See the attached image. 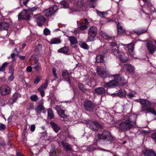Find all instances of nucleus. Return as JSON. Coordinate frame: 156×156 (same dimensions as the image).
I'll list each match as a JSON object with an SVG mask.
<instances>
[{
  "instance_id": "36",
  "label": "nucleus",
  "mask_w": 156,
  "mask_h": 156,
  "mask_svg": "<svg viewBox=\"0 0 156 156\" xmlns=\"http://www.w3.org/2000/svg\"><path fill=\"white\" fill-rule=\"evenodd\" d=\"M126 91L121 90H119L118 92L117 93V95L120 97H122L125 96L126 94Z\"/></svg>"
},
{
  "instance_id": "44",
  "label": "nucleus",
  "mask_w": 156,
  "mask_h": 156,
  "mask_svg": "<svg viewBox=\"0 0 156 156\" xmlns=\"http://www.w3.org/2000/svg\"><path fill=\"white\" fill-rule=\"evenodd\" d=\"M44 90V89L42 88H41L40 87L38 88L37 89V90L40 92L41 95L42 97H43L45 95Z\"/></svg>"
},
{
  "instance_id": "2",
  "label": "nucleus",
  "mask_w": 156,
  "mask_h": 156,
  "mask_svg": "<svg viewBox=\"0 0 156 156\" xmlns=\"http://www.w3.org/2000/svg\"><path fill=\"white\" fill-rule=\"evenodd\" d=\"M135 122L136 119L134 115L126 116L119 124V128L122 131L129 129L133 126Z\"/></svg>"
},
{
  "instance_id": "18",
  "label": "nucleus",
  "mask_w": 156,
  "mask_h": 156,
  "mask_svg": "<svg viewBox=\"0 0 156 156\" xmlns=\"http://www.w3.org/2000/svg\"><path fill=\"white\" fill-rule=\"evenodd\" d=\"M9 24L5 22H1L0 23V30H7L9 27Z\"/></svg>"
},
{
  "instance_id": "23",
  "label": "nucleus",
  "mask_w": 156,
  "mask_h": 156,
  "mask_svg": "<svg viewBox=\"0 0 156 156\" xmlns=\"http://www.w3.org/2000/svg\"><path fill=\"white\" fill-rule=\"evenodd\" d=\"M144 154L145 156H156V154L151 149L145 150Z\"/></svg>"
},
{
  "instance_id": "29",
  "label": "nucleus",
  "mask_w": 156,
  "mask_h": 156,
  "mask_svg": "<svg viewBox=\"0 0 156 156\" xmlns=\"http://www.w3.org/2000/svg\"><path fill=\"white\" fill-rule=\"evenodd\" d=\"M78 86L79 89L83 93H86L90 92V90L89 89H86L84 88V85L81 83H79L78 84Z\"/></svg>"
},
{
  "instance_id": "24",
  "label": "nucleus",
  "mask_w": 156,
  "mask_h": 156,
  "mask_svg": "<svg viewBox=\"0 0 156 156\" xmlns=\"http://www.w3.org/2000/svg\"><path fill=\"white\" fill-rule=\"evenodd\" d=\"M50 124L55 132L57 133L60 130V127L55 122H50Z\"/></svg>"
},
{
  "instance_id": "55",
  "label": "nucleus",
  "mask_w": 156,
  "mask_h": 156,
  "mask_svg": "<svg viewBox=\"0 0 156 156\" xmlns=\"http://www.w3.org/2000/svg\"><path fill=\"white\" fill-rule=\"evenodd\" d=\"M11 56L12 58V62H14L16 63V59H15V54L14 53H12L11 55Z\"/></svg>"
},
{
  "instance_id": "42",
  "label": "nucleus",
  "mask_w": 156,
  "mask_h": 156,
  "mask_svg": "<svg viewBox=\"0 0 156 156\" xmlns=\"http://www.w3.org/2000/svg\"><path fill=\"white\" fill-rule=\"evenodd\" d=\"M34 106L33 103H30L27 106V109L28 111H30L34 109Z\"/></svg>"
},
{
  "instance_id": "15",
  "label": "nucleus",
  "mask_w": 156,
  "mask_h": 156,
  "mask_svg": "<svg viewBox=\"0 0 156 156\" xmlns=\"http://www.w3.org/2000/svg\"><path fill=\"white\" fill-rule=\"evenodd\" d=\"M146 46L150 54H152L154 52L155 50V46L151 42H148Z\"/></svg>"
},
{
  "instance_id": "51",
  "label": "nucleus",
  "mask_w": 156,
  "mask_h": 156,
  "mask_svg": "<svg viewBox=\"0 0 156 156\" xmlns=\"http://www.w3.org/2000/svg\"><path fill=\"white\" fill-rule=\"evenodd\" d=\"M44 34L45 35H50V31L48 28H45L44 30Z\"/></svg>"
},
{
  "instance_id": "54",
  "label": "nucleus",
  "mask_w": 156,
  "mask_h": 156,
  "mask_svg": "<svg viewBox=\"0 0 156 156\" xmlns=\"http://www.w3.org/2000/svg\"><path fill=\"white\" fill-rule=\"evenodd\" d=\"M41 79V77L40 76H37L34 81V83L36 84H37L40 82Z\"/></svg>"
},
{
  "instance_id": "20",
  "label": "nucleus",
  "mask_w": 156,
  "mask_h": 156,
  "mask_svg": "<svg viewBox=\"0 0 156 156\" xmlns=\"http://www.w3.org/2000/svg\"><path fill=\"white\" fill-rule=\"evenodd\" d=\"M112 52L117 57H118L119 55L122 52L119 49V47L116 46L115 47H112Z\"/></svg>"
},
{
  "instance_id": "62",
  "label": "nucleus",
  "mask_w": 156,
  "mask_h": 156,
  "mask_svg": "<svg viewBox=\"0 0 156 156\" xmlns=\"http://www.w3.org/2000/svg\"><path fill=\"white\" fill-rule=\"evenodd\" d=\"M6 128L5 126L3 124H0V129H1L4 130Z\"/></svg>"
},
{
  "instance_id": "17",
  "label": "nucleus",
  "mask_w": 156,
  "mask_h": 156,
  "mask_svg": "<svg viewBox=\"0 0 156 156\" xmlns=\"http://www.w3.org/2000/svg\"><path fill=\"white\" fill-rule=\"evenodd\" d=\"M123 67L128 72L132 74L134 73L135 69V67L130 64H127L125 65Z\"/></svg>"
},
{
  "instance_id": "56",
  "label": "nucleus",
  "mask_w": 156,
  "mask_h": 156,
  "mask_svg": "<svg viewBox=\"0 0 156 156\" xmlns=\"http://www.w3.org/2000/svg\"><path fill=\"white\" fill-rule=\"evenodd\" d=\"M56 152L54 149L51 150L49 154L51 156H54L55 155Z\"/></svg>"
},
{
  "instance_id": "53",
  "label": "nucleus",
  "mask_w": 156,
  "mask_h": 156,
  "mask_svg": "<svg viewBox=\"0 0 156 156\" xmlns=\"http://www.w3.org/2000/svg\"><path fill=\"white\" fill-rule=\"evenodd\" d=\"M102 36L103 38L105 39L109 40L111 39V37L108 36L106 33H103L102 34Z\"/></svg>"
},
{
  "instance_id": "30",
  "label": "nucleus",
  "mask_w": 156,
  "mask_h": 156,
  "mask_svg": "<svg viewBox=\"0 0 156 156\" xmlns=\"http://www.w3.org/2000/svg\"><path fill=\"white\" fill-rule=\"evenodd\" d=\"M69 39L70 41V44L71 45H74L77 43V39L74 37L69 36Z\"/></svg>"
},
{
  "instance_id": "57",
  "label": "nucleus",
  "mask_w": 156,
  "mask_h": 156,
  "mask_svg": "<svg viewBox=\"0 0 156 156\" xmlns=\"http://www.w3.org/2000/svg\"><path fill=\"white\" fill-rule=\"evenodd\" d=\"M151 137L154 141L156 143V133H153L151 135Z\"/></svg>"
},
{
  "instance_id": "14",
  "label": "nucleus",
  "mask_w": 156,
  "mask_h": 156,
  "mask_svg": "<svg viewBox=\"0 0 156 156\" xmlns=\"http://www.w3.org/2000/svg\"><path fill=\"white\" fill-rule=\"evenodd\" d=\"M118 84L114 80L110 81L109 82H104L103 86L104 87L112 88L117 86Z\"/></svg>"
},
{
  "instance_id": "59",
  "label": "nucleus",
  "mask_w": 156,
  "mask_h": 156,
  "mask_svg": "<svg viewBox=\"0 0 156 156\" xmlns=\"http://www.w3.org/2000/svg\"><path fill=\"white\" fill-rule=\"evenodd\" d=\"M97 13L98 15L101 17H104V13L103 12H100L98 11H97Z\"/></svg>"
},
{
  "instance_id": "4",
  "label": "nucleus",
  "mask_w": 156,
  "mask_h": 156,
  "mask_svg": "<svg viewBox=\"0 0 156 156\" xmlns=\"http://www.w3.org/2000/svg\"><path fill=\"white\" fill-rule=\"evenodd\" d=\"M97 72L98 75L101 77L105 78L109 77L111 76L109 71L105 68L101 66H98L97 67Z\"/></svg>"
},
{
  "instance_id": "9",
  "label": "nucleus",
  "mask_w": 156,
  "mask_h": 156,
  "mask_svg": "<svg viewBox=\"0 0 156 156\" xmlns=\"http://www.w3.org/2000/svg\"><path fill=\"white\" fill-rule=\"evenodd\" d=\"M97 31V29L94 26H92L88 30V37L87 40V42L91 41L90 37H94L96 36Z\"/></svg>"
},
{
  "instance_id": "50",
  "label": "nucleus",
  "mask_w": 156,
  "mask_h": 156,
  "mask_svg": "<svg viewBox=\"0 0 156 156\" xmlns=\"http://www.w3.org/2000/svg\"><path fill=\"white\" fill-rule=\"evenodd\" d=\"M146 31V30H145L143 29L141 30V31H140L139 30H138L137 31H134V33H136L138 35H140L145 32Z\"/></svg>"
},
{
  "instance_id": "25",
  "label": "nucleus",
  "mask_w": 156,
  "mask_h": 156,
  "mask_svg": "<svg viewBox=\"0 0 156 156\" xmlns=\"http://www.w3.org/2000/svg\"><path fill=\"white\" fill-rule=\"evenodd\" d=\"M44 109V108L43 106V102H41L40 104H39L37 106L35 110L36 112V113L37 114H38L40 113L41 111Z\"/></svg>"
},
{
  "instance_id": "11",
  "label": "nucleus",
  "mask_w": 156,
  "mask_h": 156,
  "mask_svg": "<svg viewBox=\"0 0 156 156\" xmlns=\"http://www.w3.org/2000/svg\"><path fill=\"white\" fill-rule=\"evenodd\" d=\"M1 94L2 95H5L9 94L11 92L10 87L6 85L2 86L0 89Z\"/></svg>"
},
{
  "instance_id": "16",
  "label": "nucleus",
  "mask_w": 156,
  "mask_h": 156,
  "mask_svg": "<svg viewBox=\"0 0 156 156\" xmlns=\"http://www.w3.org/2000/svg\"><path fill=\"white\" fill-rule=\"evenodd\" d=\"M62 76L65 81H67L69 84L71 83V80L69 76V73L67 70H62Z\"/></svg>"
},
{
  "instance_id": "45",
  "label": "nucleus",
  "mask_w": 156,
  "mask_h": 156,
  "mask_svg": "<svg viewBox=\"0 0 156 156\" xmlns=\"http://www.w3.org/2000/svg\"><path fill=\"white\" fill-rule=\"evenodd\" d=\"M38 9L36 7H34L32 8H28L27 9V11L29 12L30 14H32V13L34 11H35Z\"/></svg>"
},
{
  "instance_id": "63",
  "label": "nucleus",
  "mask_w": 156,
  "mask_h": 156,
  "mask_svg": "<svg viewBox=\"0 0 156 156\" xmlns=\"http://www.w3.org/2000/svg\"><path fill=\"white\" fill-rule=\"evenodd\" d=\"M16 101H15L13 99H10L9 100V103L10 104H12L14 102H15Z\"/></svg>"
},
{
  "instance_id": "6",
  "label": "nucleus",
  "mask_w": 156,
  "mask_h": 156,
  "mask_svg": "<svg viewBox=\"0 0 156 156\" xmlns=\"http://www.w3.org/2000/svg\"><path fill=\"white\" fill-rule=\"evenodd\" d=\"M58 9V7L56 5H54L51 7L46 9L44 12V15L46 17L51 16Z\"/></svg>"
},
{
  "instance_id": "3",
  "label": "nucleus",
  "mask_w": 156,
  "mask_h": 156,
  "mask_svg": "<svg viewBox=\"0 0 156 156\" xmlns=\"http://www.w3.org/2000/svg\"><path fill=\"white\" fill-rule=\"evenodd\" d=\"M136 101L141 104V112H150L156 115V112L153 108L150 107L151 103L145 99H136Z\"/></svg>"
},
{
  "instance_id": "5",
  "label": "nucleus",
  "mask_w": 156,
  "mask_h": 156,
  "mask_svg": "<svg viewBox=\"0 0 156 156\" xmlns=\"http://www.w3.org/2000/svg\"><path fill=\"white\" fill-rule=\"evenodd\" d=\"M83 105L86 110L89 112H94L96 110L95 105L91 101L85 100Z\"/></svg>"
},
{
  "instance_id": "32",
  "label": "nucleus",
  "mask_w": 156,
  "mask_h": 156,
  "mask_svg": "<svg viewBox=\"0 0 156 156\" xmlns=\"http://www.w3.org/2000/svg\"><path fill=\"white\" fill-rule=\"evenodd\" d=\"M69 48L67 47H64L59 49L58 51L59 52H61L64 54H67L68 53Z\"/></svg>"
},
{
  "instance_id": "64",
  "label": "nucleus",
  "mask_w": 156,
  "mask_h": 156,
  "mask_svg": "<svg viewBox=\"0 0 156 156\" xmlns=\"http://www.w3.org/2000/svg\"><path fill=\"white\" fill-rule=\"evenodd\" d=\"M27 70L28 72H31L32 70V69L31 66H28L27 68Z\"/></svg>"
},
{
  "instance_id": "12",
  "label": "nucleus",
  "mask_w": 156,
  "mask_h": 156,
  "mask_svg": "<svg viewBox=\"0 0 156 156\" xmlns=\"http://www.w3.org/2000/svg\"><path fill=\"white\" fill-rule=\"evenodd\" d=\"M87 125L90 128L94 131H97L98 130L99 128H102L101 126L98 122H90Z\"/></svg>"
},
{
  "instance_id": "22",
  "label": "nucleus",
  "mask_w": 156,
  "mask_h": 156,
  "mask_svg": "<svg viewBox=\"0 0 156 156\" xmlns=\"http://www.w3.org/2000/svg\"><path fill=\"white\" fill-rule=\"evenodd\" d=\"M135 43L133 41L129 44H127L129 51L131 55H133V54L134 47Z\"/></svg>"
},
{
  "instance_id": "46",
  "label": "nucleus",
  "mask_w": 156,
  "mask_h": 156,
  "mask_svg": "<svg viewBox=\"0 0 156 156\" xmlns=\"http://www.w3.org/2000/svg\"><path fill=\"white\" fill-rule=\"evenodd\" d=\"M21 95L18 92H16L14 93L13 95V99L16 101L18 98L21 97Z\"/></svg>"
},
{
  "instance_id": "60",
  "label": "nucleus",
  "mask_w": 156,
  "mask_h": 156,
  "mask_svg": "<svg viewBox=\"0 0 156 156\" xmlns=\"http://www.w3.org/2000/svg\"><path fill=\"white\" fill-rule=\"evenodd\" d=\"M35 126L34 124L31 125L30 127V130L32 132H33L35 130Z\"/></svg>"
},
{
  "instance_id": "61",
  "label": "nucleus",
  "mask_w": 156,
  "mask_h": 156,
  "mask_svg": "<svg viewBox=\"0 0 156 156\" xmlns=\"http://www.w3.org/2000/svg\"><path fill=\"white\" fill-rule=\"evenodd\" d=\"M109 44L110 46L113 47H115V46L116 47L117 46L116 43L115 42H109Z\"/></svg>"
},
{
  "instance_id": "47",
  "label": "nucleus",
  "mask_w": 156,
  "mask_h": 156,
  "mask_svg": "<svg viewBox=\"0 0 156 156\" xmlns=\"http://www.w3.org/2000/svg\"><path fill=\"white\" fill-rule=\"evenodd\" d=\"M84 0H78L77 5L79 7H82L84 5Z\"/></svg>"
},
{
  "instance_id": "19",
  "label": "nucleus",
  "mask_w": 156,
  "mask_h": 156,
  "mask_svg": "<svg viewBox=\"0 0 156 156\" xmlns=\"http://www.w3.org/2000/svg\"><path fill=\"white\" fill-rule=\"evenodd\" d=\"M94 91L98 95H101L105 94L106 90L103 87H101L95 89Z\"/></svg>"
},
{
  "instance_id": "1",
  "label": "nucleus",
  "mask_w": 156,
  "mask_h": 156,
  "mask_svg": "<svg viewBox=\"0 0 156 156\" xmlns=\"http://www.w3.org/2000/svg\"><path fill=\"white\" fill-rule=\"evenodd\" d=\"M97 136L99 139L98 140L96 139H94V145H96L98 142L102 144H111L115 139L111 133L106 130H103L101 133H98Z\"/></svg>"
},
{
  "instance_id": "27",
  "label": "nucleus",
  "mask_w": 156,
  "mask_h": 156,
  "mask_svg": "<svg viewBox=\"0 0 156 156\" xmlns=\"http://www.w3.org/2000/svg\"><path fill=\"white\" fill-rule=\"evenodd\" d=\"M62 145L63 147L64 148L66 151H70L72 149L71 145L68 143L64 142L63 141L62 142Z\"/></svg>"
},
{
  "instance_id": "34",
  "label": "nucleus",
  "mask_w": 156,
  "mask_h": 156,
  "mask_svg": "<svg viewBox=\"0 0 156 156\" xmlns=\"http://www.w3.org/2000/svg\"><path fill=\"white\" fill-rule=\"evenodd\" d=\"M57 112L61 118L64 119L66 118L67 116L65 114L64 111L63 110H60L58 111Z\"/></svg>"
},
{
  "instance_id": "38",
  "label": "nucleus",
  "mask_w": 156,
  "mask_h": 156,
  "mask_svg": "<svg viewBox=\"0 0 156 156\" xmlns=\"http://www.w3.org/2000/svg\"><path fill=\"white\" fill-rule=\"evenodd\" d=\"M10 73H11V75L9 77L8 79L10 81H12L13 80L14 76L13 74V68H12L10 69Z\"/></svg>"
},
{
  "instance_id": "48",
  "label": "nucleus",
  "mask_w": 156,
  "mask_h": 156,
  "mask_svg": "<svg viewBox=\"0 0 156 156\" xmlns=\"http://www.w3.org/2000/svg\"><path fill=\"white\" fill-rule=\"evenodd\" d=\"M48 81L47 80H46L45 83H44L40 87L41 88H42L44 89L45 90L47 87L48 84Z\"/></svg>"
},
{
  "instance_id": "21",
  "label": "nucleus",
  "mask_w": 156,
  "mask_h": 156,
  "mask_svg": "<svg viewBox=\"0 0 156 156\" xmlns=\"http://www.w3.org/2000/svg\"><path fill=\"white\" fill-rule=\"evenodd\" d=\"M77 23L78 26V28L79 30H84L87 29L88 28L87 25L83 22H80L77 21Z\"/></svg>"
},
{
  "instance_id": "10",
  "label": "nucleus",
  "mask_w": 156,
  "mask_h": 156,
  "mask_svg": "<svg viewBox=\"0 0 156 156\" xmlns=\"http://www.w3.org/2000/svg\"><path fill=\"white\" fill-rule=\"evenodd\" d=\"M30 14L27 9H24L18 15V19L29 20L30 17Z\"/></svg>"
},
{
  "instance_id": "13",
  "label": "nucleus",
  "mask_w": 156,
  "mask_h": 156,
  "mask_svg": "<svg viewBox=\"0 0 156 156\" xmlns=\"http://www.w3.org/2000/svg\"><path fill=\"white\" fill-rule=\"evenodd\" d=\"M114 77V80L117 82L118 85H123L124 84V77L121 75L119 74H116L113 75Z\"/></svg>"
},
{
  "instance_id": "35",
  "label": "nucleus",
  "mask_w": 156,
  "mask_h": 156,
  "mask_svg": "<svg viewBox=\"0 0 156 156\" xmlns=\"http://www.w3.org/2000/svg\"><path fill=\"white\" fill-rule=\"evenodd\" d=\"M61 8H67L69 7V4L68 2L65 1L62 2H61Z\"/></svg>"
},
{
  "instance_id": "58",
  "label": "nucleus",
  "mask_w": 156,
  "mask_h": 156,
  "mask_svg": "<svg viewBox=\"0 0 156 156\" xmlns=\"http://www.w3.org/2000/svg\"><path fill=\"white\" fill-rule=\"evenodd\" d=\"M33 68L36 71H38L41 69V67L38 65H35L33 67Z\"/></svg>"
},
{
  "instance_id": "7",
  "label": "nucleus",
  "mask_w": 156,
  "mask_h": 156,
  "mask_svg": "<svg viewBox=\"0 0 156 156\" xmlns=\"http://www.w3.org/2000/svg\"><path fill=\"white\" fill-rule=\"evenodd\" d=\"M103 48H99V50L101 51V53H102L103 54H104L107 53V50L104 51L103 50ZM104 55H102L101 54H97L95 58V63H104Z\"/></svg>"
},
{
  "instance_id": "39",
  "label": "nucleus",
  "mask_w": 156,
  "mask_h": 156,
  "mask_svg": "<svg viewBox=\"0 0 156 156\" xmlns=\"http://www.w3.org/2000/svg\"><path fill=\"white\" fill-rule=\"evenodd\" d=\"M96 147H94L92 145L87 146V150L89 152H92L96 149Z\"/></svg>"
},
{
  "instance_id": "41",
  "label": "nucleus",
  "mask_w": 156,
  "mask_h": 156,
  "mask_svg": "<svg viewBox=\"0 0 156 156\" xmlns=\"http://www.w3.org/2000/svg\"><path fill=\"white\" fill-rule=\"evenodd\" d=\"M42 46L41 44H38L36 46L35 51L37 53L39 52L42 50Z\"/></svg>"
},
{
  "instance_id": "8",
  "label": "nucleus",
  "mask_w": 156,
  "mask_h": 156,
  "mask_svg": "<svg viewBox=\"0 0 156 156\" xmlns=\"http://www.w3.org/2000/svg\"><path fill=\"white\" fill-rule=\"evenodd\" d=\"M34 18L39 27H41L44 23L46 20V19L43 16L40 14L34 15Z\"/></svg>"
},
{
  "instance_id": "43",
  "label": "nucleus",
  "mask_w": 156,
  "mask_h": 156,
  "mask_svg": "<svg viewBox=\"0 0 156 156\" xmlns=\"http://www.w3.org/2000/svg\"><path fill=\"white\" fill-rule=\"evenodd\" d=\"M90 1L89 6L90 7L94 8L96 6V0H88Z\"/></svg>"
},
{
  "instance_id": "37",
  "label": "nucleus",
  "mask_w": 156,
  "mask_h": 156,
  "mask_svg": "<svg viewBox=\"0 0 156 156\" xmlns=\"http://www.w3.org/2000/svg\"><path fill=\"white\" fill-rule=\"evenodd\" d=\"M80 44L82 48L86 49H88L89 47L88 45L82 41L80 42Z\"/></svg>"
},
{
  "instance_id": "40",
  "label": "nucleus",
  "mask_w": 156,
  "mask_h": 156,
  "mask_svg": "<svg viewBox=\"0 0 156 156\" xmlns=\"http://www.w3.org/2000/svg\"><path fill=\"white\" fill-rule=\"evenodd\" d=\"M30 98L31 101L35 102L38 99V97L36 94H32L30 97Z\"/></svg>"
},
{
  "instance_id": "28",
  "label": "nucleus",
  "mask_w": 156,
  "mask_h": 156,
  "mask_svg": "<svg viewBox=\"0 0 156 156\" xmlns=\"http://www.w3.org/2000/svg\"><path fill=\"white\" fill-rule=\"evenodd\" d=\"M117 30L118 33L119 34H122L125 32V30L123 28L122 25L119 23H118L117 25Z\"/></svg>"
},
{
  "instance_id": "26",
  "label": "nucleus",
  "mask_w": 156,
  "mask_h": 156,
  "mask_svg": "<svg viewBox=\"0 0 156 156\" xmlns=\"http://www.w3.org/2000/svg\"><path fill=\"white\" fill-rule=\"evenodd\" d=\"M118 58L122 62H126L128 60L127 57L123 52L121 53Z\"/></svg>"
},
{
  "instance_id": "49",
  "label": "nucleus",
  "mask_w": 156,
  "mask_h": 156,
  "mask_svg": "<svg viewBox=\"0 0 156 156\" xmlns=\"http://www.w3.org/2000/svg\"><path fill=\"white\" fill-rule=\"evenodd\" d=\"M52 72L55 80H56L58 79V77L57 75V73H56V70L55 68H53Z\"/></svg>"
},
{
  "instance_id": "33",
  "label": "nucleus",
  "mask_w": 156,
  "mask_h": 156,
  "mask_svg": "<svg viewBox=\"0 0 156 156\" xmlns=\"http://www.w3.org/2000/svg\"><path fill=\"white\" fill-rule=\"evenodd\" d=\"M61 41L58 38H53L51 39L50 41V43L51 44H57L60 43Z\"/></svg>"
},
{
  "instance_id": "52",
  "label": "nucleus",
  "mask_w": 156,
  "mask_h": 156,
  "mask_svg": "<svg viewBox=\"0 0 156 156\" xmlns=\"http://www.w3.org/2000/svg\"><path fill=\"white\" fill-rule=\"evenodd\" d=\"M102 36L103 38L105 39L109 40L111 39V37L108 36L106 33H103L102 34Z\"/></svg>"
},
{
  "instance_id": "31",
  "label": "nucleus",
  "mask_w": 156,
  "mask_h": 156,
  "mask_svg": "<svg viewBox=\"0 0 156 156\" xmlns=\"http://www.w3.org/2000/svg\"><path fill=\"white\" fill-rule=\"evenodd\" d=\"M48 117L50 119H52L54 118V115L52 109L49 108L48 110Z\"/></svg>"
}]
</instances>
